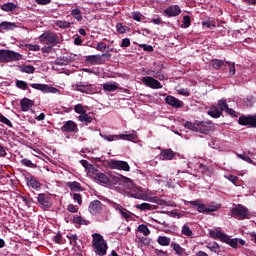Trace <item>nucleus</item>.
<instances>
[{
    "instance_id": "1",
    "label": "nucleus",
    "mask_w": 256,
    "mask_h": 256,
    "mask_svg": "<svg viewBox=\"0 0 256 256\" xmlns=\"http://www.w3.org/2000/svg\"><path fill=\"white\" fill-rule=\"evenodd\" d=\"M126 187V193H128V195H130V197H133L134 199L150 201L151 203H158V205H167V202H165L164 200H160L157 197L147 196V194L143 192V189H141V187L136 186L131 181H128Z\"/></svg>"
},
{
    "instance_id": "2",
    "label": "nucleus",
    "mask_w": 256,
    "mask_h": 256,
    "mask_svg": "<svg viewBox=\"0 0 256 256\" xmlns=\"http://www.w3.org/2000/svg\"><path fill=\"white\" fill-rule=\"evenodd\" d=\"M185 129L190 131H195L196 133H201L202 135H207L213 129L212 121H195V122H185Z\"/></svg>"
},
{
    "instance_id": "3",
    "label": "nucleus",
    "mask_w": 256,
    "mask_h": 256,
    "mask_svg": "<svg viewBox=\"0 0 256 256\" xmlns=\"http://www.w3.org/2000/svg\"><path fill=\"white\" fill-rule=\"evenodd\" d=\"M185 205H189L191 209H196L198 213H213L220 209L221 205L213 202L212 204H209L208 206L201 201V199H196L193 201H187L185 202Z\"/></svg>"
},
{
    "instance_id": "4",
    "label": "nucleus",
    "mask_w": 256,
    "mask_h": 256,
    "mask_svg": "<svg viewBox=\"0 0 256 256\" xmlns=\"http://www.w3.org/2000/svg\"><path fill=\"white\" fill-rule=\"evenodd\" d=\"M92 247L94 249V253L98 256L107 255V250L109 249L107 241H105L103 235L99 233L92 234Z\"/></svg>"
},
{
    "instance_id": "5",
    "label": "nucleus",
    "mask_w": 256,
    "mask_h": 256,
    "mask_svg": "<svg viewBox=\"0 0 256 256\" xmlns=\"http://www.w3.org/2000/svg\"><path fill=\"white\" fill-rule=\"evenodd\" d=\"M23 55L13 50H0V62L1 63H13V61H21Z\"/></svg>"
},
{
    "instance_id": "6",
    "label": "nucleus",
    "mask_w": 256,
    "mask_h": 256,
    "mask_svg": "<svg viewBox=\"0 0 256 256\" xmlns=\"http://www.w3.org/2000/svg\"><path fill=\"white\" fill-rule=\"evenodd\" d=\"M39 41L53 48L55 45L59 44V36H57L55 32L47 31L39 36Z\"/></svg>"
},
{
    "instance_id": "7",
    "label": "nucleus",
    "mask_w": 256,
    "mask_h": 256,
    "mask_svg": "<svg viewBox=\"0 0 256 256\" xmlns=\"http://www.w3.org/2000/svg\"><path fill=\"white\" fill-rule=\"evenodd\" d=\"M103 57L111 59V53H103L101 55H89L86 57V63H90V65H103V63H105V59H103Z\"/></svg>"
},
{
    "instance_id": "8",
    "label": "nucleus",
    "mask_w": 256,
    "mask_h": 256,
    "mask_svg": "<svg viewBox=\"0 0 256 256\" xmlns=\"http://www.w3.org/2000/svg\"><path fill=\"white\" fill-rule=\"evenodd\" d=\"M231 217L235 219H247V217H249V210L243 205L238 204L231 209Z\"/></svg>"
},
{
    "instance_id": "9",
    "label": "nucleus",
    "mask_w": 256,
    "mask_h": 256,
    "mask_svg": "<svg viewBox=\"0 0 256 256\" xmlns=\"http://www.w3.org/2000/svg\"><path fill=\"white\" fill-rule=\"evenodd\" d=\"M110 169H117L118 171H131V166L126 161L112 159L108 162Z\"/></svg>"
},
{
    "instance_id": "10",
    "label": "nucleus",
    "mask_w": 256,
    "mask_h": 256,
    "mask_svg": "<svg viewBox=\"0 0 256 256\" xmlns=\"http://www.w3.org/2000/svg\"><path fill=\"white\" fill-rule=\"evenodd\" d=\"M38 204L44 211H47V209H51L53 207V200L51 199V196L45 193L38 194Z\"/></svg>"
},
{
    "instance_id": "11",
    "label": "nucleus",
    "mask_w": 256,
    "mask_h": 256,
    "mask_svg": "<svg viewBox=\"0 0 256 256\" xmlns=\"http://www.w3.org/2000/svg\"><path fill=\"white\" fill-rule=\"evenodd\" d=\"M142 83L149 87L150 89H163V85L157 79L149 76H144L141 78Z\"/></svg>"
},
{
    "instance_id": "12",
    "label": "nucleus",
    "mask_w": 256,
    "mask_h": 256,
    "mask_svg": "<svg viewBox=\"0 0 256 256\" xmlns=\"http://www.w3.org/2000/svg\"><path fill=\"white\" fill-rule=\"evenodd\" d=\"M239 125H243L246 127H253L256 129V114L255 115H242L238 120Z\"/></svg>"
},
{
    "instance_id": "13",
    "label": "nucleus",
    "mask_w": 256,
    "mask_h": 256,
    "mask_svg": "<svg viewBox=\"0 0 256 256\" xmlns=\"http://www.w3.org/2000/svg\"><path fill=\"white\" fill-rule=\"evenodd\" d=\"M73 91H79L80 93H86L87 95H91L95 90L93 89V84H73L72 85Z\"/></svg>"
},
{
    "instance_id": "14",
    "label": "nucleus",
    "mask_w": 256,
    "mask_h": 256,
    "mask_svg": "<svg viewBox=\"0 0 256 256\" xmlns=\"http://www.w3.org/2000/svg\"><path fill=\"white\" fill-rule=\"evenodd\" d=\"M110 187L113 185H127L129 183V178L124 177L119 174L110 175Z\"/></svg>"
},
{
    "instance_id": "15",
    "label": "nucleus",
    "mask_w": 256,
    "mask_h": 256,
    "mask_svg": "<svg viewBox=\"0 0 256 256\" xmlns=\"http://www.w3.org/2000/svg\"><path fill=\"white\" fill-rule=\"evenodd\" d=\"M88 211L91 215H99L103 211V203L99 200H93L88 206Z\"/></svg>"
},
{
    "instance_id": "16",
    "label": "nucleus",
    "mask_w": 256,
    "mask_h": 256,
    "mask_svg": "<svg viewBox=\"0 0 256 256\" xmlns=\"http://www.w3.org/2000/svg\"><path fill=\"white\" fill-rule=\"evenodd\" d=\"M62 133H77L79 128L77 127V123L72 120L66 121L64 125L61 127Z\"/></svg>"
},
{
    "instance_id": "17",
    "label": "nucleus",
    "mask_w": 256,
    "mask_h": 256,
    "mask_svg": "<svg viewBox=\"0 0 256 256\" xmlns=\"http://www.w3.org/2000/svg\"><path fill=\"white\" fill-rule=\"evenodd\" d=\"M166 17H178L181 15V7L179 5H171L164 9Z\"/></svg>"
},
{
    "instance_id": "18",
    "label": "nucleus",
    "mask_w": 256,
    "mask_h": 256,
    "mask_svg": "<svg viewBox=\"0 0 256 256\" xmlns=\"http://www.w3.org/2000/svg\"><path fill=\"white\" fill-rule=\"evenodd\" d=\"M165 101L168 105H170L171 107H174L175 109H181V107H183V101L175 98L174 96H167L165 98Z\"/></svg>"
},
{
    "instance_id": "19",
    "label": "nucleus",
    "mask_w": 256,
    "mask_h": 256,
    "mask_svg": "<svg viewBox=\"0 0 256 256\" xmlns=\"http://www.w3.org/2000/svg\"><path fill=\"white\" fill-rule=\"evenodd\" d=\"M120 139L122 141H131L132 143H137L139 140V136L137 134V131L132 130L130 134H119Z\"/></svg>"
},
{
    "instance_id": "20",
    "label": "nucleus",
    "mask_w": 256,
    "mask_h": 256,
    "mask_svg": "<svg viewBox=\"0 0 256 256\" xmlns=\"http://www.w3.org/2000/svg\"><path fill=\"white\" fill-rule=\"evenodd\" d=\"M211 66L213 67V69H216V71H219L221 69L222 71H224V69H227V61L225 62L224 60L213 59L211 60Z\"/></svg>"
},
{
    "instance_id": "21",
    "label": "nucleus",
    "mask_w": 256,
    "mask_h": 256,
    "mask_svg": "<svg viewBox=\"0 0 256 256\" xmlns=\"http://www.w3.org/2000/svg\"><path fill=\"white\" fill-rule=\"evenodd\" d=\"M207 114L210 117H213V119H219V117H221V115H223V112H221V110H219V106L212 105L210 107V109L208 110Z\"/></svg>"
},
{
    "instance_id": "22",
    "label": "nucleus",
    "mask_w": 256,
    "mask_h": 256,
    "mask_svg": "<svg viewBox=\"0 0 256 256\" xmlns=\"http://www.w3.org/2000/svg\"><path fill=\"white\" fill-rule=\"evenodd\" d=\"M210 237H212V239H219L222 242L227 241V234L219 230H210Z\"/></svg>"
},
{
    "instance_id": "23",
    "label": "nucleus",
    "mask_w": 256,
    "mask_h": 256,
    "mask_svg": "<svg viewBox=\"0 0 256 256\" xmlns=\"http://www.w3.org/2000/svg\"><path fill=\"white\" fill-rule=\"evenodd\" d=\"M21 109L22 111H29L33 105H35V101L29 99V98H24L20 102Z\"/></svg>"
},
{
    "instance_id": "24",
    "label": "nucleus",
    "mask_w": 256,
    "mask_h": 256,
    "mask_svg": "<svg viewBox=\"0 0 256 256\" xmlns=\"http://www.w3.org/2000/svg\"><path fill=\"white\" fill-rule=\"evenodd\" d=\"M96 179L99 181V183H102L103 185H106L107 187H111L110 177H107V175L103 173L96 174Z\"/></svg>"
},
{
    "instance_id": "25",
    "label": "nucleus",
    "mask_w": 256,
    "mask_h": 256,
    "mask_svg": "<svg viewBox=\"0 0 256 256\" xmlns=\"http://www.w3.org/2000/svg\"><path fill=\"white\" fill-rule=\"evenodd\" d=\"M28 187H32V189H41V183L37 181L33 176L26 178Z\"/></svg>"
},
{
    "instance_id": "26",
    "label": "nucleus",
    "mask_w": 256,
    "mask_h": 256,
    "mask_svg": "<svg viewBox=\"0 0 256 256\" xmlns=\"http://www.w3.org/2000/svg\"><path fill=\"white\" fill-rule=\"evenodd\" d=\"M119 89V84L116 82H107L103 84V90L108 91L109 93L117 91Z\"/></svg>"
},
{
    "instance_id": "27",
    "label": "nucleus",
    "mask_w": 256,
    "mask_h": 256,
    "mask_svg": "<svg viewBox=\"0 0 256 256\" xmlns=\"http://www.w3.org/2000/svg\"><path fill=\"white\" fill-rule=\"evenodd\" d=\"M0 9L2 11H5L6 13H10L12 11H15V9H17V6L13 2H8V3L0 5Z\"/></svg>"
},
{
    "instance_id": "28",
    "label": "nucleus",
    "mask_w": 256,
    "mask_h": 256,
    "mask_svg": "<svg viewBox=\"0 0 256 256\" xmlns=\"http://www.w3.org/2000/svg\"><path fill=\"white\" fill-rule=\"evenodd\" d=\"M161 157L166 159V161H171L175 159V152H173L171 149H165L161 152Z\"/></svg>"
},
{
    "instance_id": "29",
    "label": "nucleus",
    "mask_w": 256,
    "mask_h": 256,
    "mask_svg": "<svg viewBox=\"0 0 256 256\" xmlns=\"http://www.w3.org/2000/svg\"><path fill=\"white\" fill-rule=\"evenodd\" d=\"M17 28V24L13 22H2L0 23V29L3 31H13V29Z\"/></svg>"
},
{
    "instance_id": "30",
    "label": "nucleus",
    "mask_w": 256,
    "mask_h": 256,
    "mask_svg": "<svg viewBox=\"0 0 256 256\" xmlns=\"http://www.w3.org/2000/svg\"><path fill=\"white\" fill-rule=\"evenodd\" d=\"M67 187H69L71 191H75V192L83 191V188L81 187V183L77 181L67 182Z\"/></svg>"
},
{
    "instance_id": "31",
    "label": "nucleus",
    "mask_w": 256,
    "mask_h": 256,
    "mask_svg": "<svg viewBox=\"0 0 256 256\" xmlns=\"http://www.w3.org/2000/svg\"><path fill=\"white\" fill-rule=\"evenodd\" d=\"M157 243H159L162 247H169V245H171V238L167 236H159Z\"/></svg>"
},
{
    "instance_id": "32",
    "label": "nucleus",
    "mask_w": 256,
    "mask_h": 256,
    "mask_svg": "<svg viewBox=\"0 0 256 256\" xmlns=\"http://www.w3.org/2000/svg\"><path fill=\"white\" fill-rule=\"evenodd\" d=\"M136 209H139L140 211H153L155 209V206L149 204V203H142V204H137Z\"/></svg>"
},
{
    "instance_id": "33",
    "label": "nucleus",
    "mask_w": 256,
    "mask_h": 256,
    "mask_svg": "<svg viewBox=\"0 0 256 256\" xmlns=\"http://www.w3.org/2000/svg\"><path fill=\"white\" fill-rule=\"evenodd\" d=\"M138 233H142L144 237H149L151 235V230H149V227L145 224H141L137 228Z\"/></svg>"
},
{
    "instance_id": "34",
    "label": "nucleus",
    "mask_w": 256,
    "mask_h": 256,
    "mask_svg": "<svg viewBox=\"0 0 256 256\" xmlns=\"http://www.w3.org/2000/svg\"><path fill=\"white\" fill-rule=\"evenodd\" d=\"M21 73L33 74L35 73V67L32 65H21L19 66Z\"/></svg>"
},
{
    "instance_id": "35",
    "label": "nucleus",
    "mask_w": 256,
    "mask_h": 256,
    "mask_svg": "<svg viewBox=\"0 0 256 256\" xmlns=\"http://www.w3.org/2000/svg\"><path fill=\"white\" fill-rule=\"evenodd\" d=\"M170 247L173 249L176 255H183V253H185V250L183 249V247H181V245L175 242H172Z\"/></svg>"
},
{
    "instance_id": "36",
    "label": "nucleus",
    "mask_w": 256,
    "mask_h": 256,
    "mask_svg": "<svg viewBox=\"0 0 256 256\" xmlns=\"http://www.w3.org/2000/svg\"><path fill=\"white\" fill-rule=\"evenodd\" d=\"M54 23L59 29H69V27H71V22L65 20H56Z\"/></svg>"
},
{
    "instance_id": "37",
    "label": "nucleus",
    "mask_w": 256,
    "mask_h": 256,
    "mask_svg": "<svg viewBox=\"0 0 256 256\" xmlns=\"http://www.w3.org/2000/svg\"><path fill=\"white\" fill-rule=\"evenodd\" d=\"M66 237L69 240V243L72 247H77V241H79L77 234L69 233Z\"/></svg>"
},
{
    "instance_id": "38",
    "label": "nucleus",
    "mask_w": 256,
    "mask_h": 256,
    "mask_svg": "<svg viewBox=\"0 0 256 256\" xmlns=\"http://www.w3.org/2000/svg\"><path fill=\"white\" fill-rule=\"evenodd\" d=\"M71 15L76 21H83V15L81 14V9L75 8L71 10Z\"/></svg>"
},
{
    "instance_id": "39",
    "label": "nucleus",
    "mask_w": 256,
    "mask_h": 256,
    "mask_svg": "<svg viewBox=\"0 0 256 256\" xmlns=\"http://www.w3.org/2000/svg\"><path fill=\"white\" fill-rule=\"evenodd\" d=\"M207 249H210L212 253H220L221 248L217 242H209L207 244Z\"/></svg>"
},
{
    "instance_id": "40",
    "label": "nucleus",
    "mask_w": 256,
    "mask_h": 256,
    "mask_svg": "<svg viewBox=\"0 0 256 256\" xmlns=\"http://www.w3.org/2000/svg\"><path fill=\"white\" fill-rule=\"evenodd\" d=\"M121 217H123V219H126L127 221H129V219H133V213H131L129 210H127L126 208H123L119 211Z\"/></svg>"
},
{
    "instance_id": "41",
    "label": "nucleus",
    "mask_w": 256,
    "mask_h": 256,
    "mask_svg": "<svg viewBox=\"0 0 256 256\" xmlns=\"http://www.w3.org/2000/svg\"><path fill=\"white\" fill-rule=\"evenodd\" d=\"M100 137L102 139H105V141L111 142V141H119L120 135H105L100 133Z\"/></svg>"
},
{
    "instance_id": "42",
    "label": "nucleus",
    "mask_w": 256,
    "mask_h": 256,
    "mask_svg": "<svg viewBox=\"0 0 256 256\" xmlns=\"http://www.w3.org/2000/svg\"><path fill=\"white\" fill-rule=\"evenodd\" d=\"M78 121L81 123H91L93 121V117L89 116L86 112L78 117Z\"/></svg>"
},
{
    "instance_id": "43",
    "label": "nucleus",
    "mask_w": 256,
    "mask_h": 256,
    "mask_svg": "<svg viewBox=\"0 0 256 256\" xmlns=\"http://www.w3.org/2000/svg\"><path fill=\"white\" fill-rule=\"evenodd\" d=\"M223 243H227V245H230V247H233L234 249H237V245L239 244V240L237 238L231 239L227 235V240H224Z\"/></svg>"
},
{
    "instance_id": "44",
    "label": "nucleus",
    "mask_w": 256,
    "mask_h": 256,
    "mask_svg": "<svg viewBox=\"0 0 256 256\" xmlns=\"http://www.w3.org/2000/svg\"><path fill=\"white\" fill-rule=\"evenodd\" d=\"M218 108L221 111V113H223V111L226 112L229 109V105L227 104V100H225V99L219 100Z\"/></svg>"
},
{
    "instance_id": "45",
    "label": "nucleus",
    "mask_w": 256,
    "mask_h": 256,
    "mask_svg": "<svg viewBox=\"0 0 256 256\" xmlns=\"http://www.w3.org/2000/svg\"><path fill=\"white\" fill-rule=\"evenodd\" d=\"M30 87H32V89H36L37 91H42V93H45V91H47V84H30Z\"/></svg>"
},
{
    "instance_id": "46",
    "label": "nucleus",
    "mask_w": 256,
    "mask_h": 256,
    "mask_svg": "<svg viewBox=\"0 0 256 256\" xmlns=\"http://www.w3.org/2000/svg\"><path fill=\"white\" fill-rule=\"evenodd\" d=\"M109 46L105 42H98L97 45L95 46L96 51H101V53H105Z\"/></svg>"
},
{
    "instance_id": "47",
    "label": "nucleus",
    "mask_w": 256,
    "mask_h": 256,
    "mask_svg": "<svg viewBox=\"0 0 256 256\" xmlns=\"http://www.w3.org/2000/svg\"><path fill=\"white\" fill-rule=\"evenodd\" d=\"M127 26H124L123 23L118 22L116 24V31L117 33H120V35H123L124 33H127Z\"/></svg>"
},
{
    "instance_id": "48",
    "label": "nucleus",
    "mask_w": 256,
    "mask_h": 256,
    "mask_svg": "<svg viewBox=\"0 0 256 256\" xmlns=\"http://www.w3.org/2000/svg\"><path fill=\"white\" fill-rule=\"evenodd\" d=\"M181 27L183 29H187L188 27H191V17H189L187 15L183 16Z\"/></svg>"
},
{
    "instance_id": "49",
    "label": "nucleus",
    "mask_w": 256,
    "mask_h": 256,
    "mask_svg": "<svg viewBox=\"0 0 256 256\" xmlns=\"http://www.w3.org/2000/svg\"><path fill=\"white\" fill-rule=\"evenodd\" d=\"M181 233H182V235H185L186 237H193V231L187 225H184L182 227Z\"/></svg>"
},
{
    "instance_id": "50",
    "label": "nucleus",
    "mask_w": 256,
    "mask_h": 256,
    "mask_svg": "<svg viewBox=\"0 0 256 256\" xmlns=\"http://www.w3.org/2000/svg\"><path fill=\"white\" fill-rule=\"evenodd\" d=\"M74 111H75V113H78L79 115H83V114L87 113V111L85 110V106H83V104L75 105Z\"/></svg>"
},
{
    "instance_id": "51",
    "label": "nucleus",
    "mask_w": 256,
    "mask_h": 256,
    "mask_svg": "<svg viewBox=\"0 0 256 256\" xmlns=\"http://www.w3.org/2000/svg\"><path fill=\"white\" fill-rule=\"evenodd\" d=\"M226 65H228L230 77H233V75L236 73L235 62L226 61Z\"/></svg>"
},
{
    "instance_id": "52",
    "label": "nucleus",
    "mask_w": 256,
    "mask_h": 256,
    "mask_svg": "<svg viewBox=\"0 0 256 256\" xmlns=\"http://www.w3.org/2000/svg\"><path fill=\"white\" fill-rule=\"evenodd\" d=\"M237 155V157L239 158V159H242V161H246V163H250V164H254L255 162H253V159H251V157H249V156H247V155H245V154H239V153H237L236 154Z\"/></svg>"
},
{
    "instance_id": "53",
    "label": "nucleus",
    "mask_w": 256,
    "mask_h": 256,
    "mask_svg": "<svg viewBox=\"0 0 256 256\" xmlns=\"http://www.w3.org/2000/svg\"><path fill=\"white\" fill-rule=\"evenodd\" d=\"M0 123H4V125H7L8 127H13L11 120H9V118L5 117L3 114H0Z\"/></svg>"
},
{
    "instance_id": "54",
    "label": "nucleus",
    "mask_w": 256,
    "mask_h": 256,
    "mask_svg": "<svg viewBox=\"0 0 256 256\" xmlns=\"http://www.w3.org/2000/svg\"><path fill=\"white\" fill-rule=\"evenodd\" d=\"M16 87H18V89H22L23 91H27V82L23 80H17Z\"/></svg>"
},
{
    "instance_id": "55",
    "label": "nucleus",
    "mask_w": 256,
    "mask_h": 256,
    "mask_svg": "<svg viewBox=\"0 0 256 256\" xmlns=\"http://www.w3.org/2000/svg\"><path fill=\"white\" fill-rule=\"evenodd\" d=\"M22 165H24V167H30L31 169H34L35 164H33V162L27 158H24L21 160Z\"/></svg>"
},
{
    "instance_id": "56",
    "label": "nucleus",
    "mask_w": 256,
    "mask_h": 256,
    "mask_svg": "<svg viewBox=\"0 0 256 256\" xmlns=\"http://www.w3.org/2000/svg\"><path fill=\"white\" fill-rule=\"evenodd\" d=\"M72 197H73V201H74L75 203H78V205H82V203H83V198L81 197V194H79V193H74V194L72 195Z\"/></svg>"
},
{
    "instance_id": "57",
    "label": "nucleus",
    "mask_w": 256,
    "mask_h": 256,
    "mask_svg": "<svg viewBox=\"0 0 256 256\" xmlns=\"http://www.w3.org/2000/svg\"><path fill=\"white\" fill-rule=\"evenodd\" d=\"M130 46H131V40L129 38L122 39V42L120 44V47L122 49H127V47H130Z\"/></svg>"
},
{
    "instance_id": "58",
    "label": "nucleus",
    "mask_w": 256,
    "mask_h": 256,
    "mask_svg": "<svg viewBox=\"0 0 256 256\" xmlns=\"http://www.w3.org/2000/svg\"><path fill=\"white\" fill-rule=\"evenodd\" d=\"M139 48L143 49V51H147L148 53H153V46L149 44H140Z\"/></svg>"
},
{
    "instance_id": "59",
    "label": "nucleus",
    "mask_w": 256,
    "mask_h": 256,
    "mask_svg": "<svg viewBox=\"0 0 256 256\" xmlns=\"http://www.w3.org/2000/svg\"><path fill=\"white\" fill-rule=\"evenodd\" d=\"M67 211H69V213H78V211H79V206L73 205V204H69V205L67 206Z\"/></svg>"
},
{
    "instance_id": "60",
    "label": "nucleus",
    "mask_w": 256,
    "mask_h": 256,
    "mask_svg": "<svg viewBox=\"0 0 256 256\" xmlns=\"http://www.w3.org/2000/svg\"><path fill=\"white\" fill-rule=\"evenodd\" d=\"M140 247H143V245L149 246L151 245V239L149 238H139Z\"/></svg>"
},
{
    "instance_id": "61",
    "label": "nucleus",
    "mask_w": 256,
    "mask_h": 256,
    "mask_svg": "<svg viewBox=\"0 0 256 256\" xmlns=\"http://www.w3.org/2000/svg\"><path fill=\"white\" fill-rule=\"evenodd\" d=\"M179 95H183L184 97H189L191 95V92L188 89L181 88L178 90Z\"/></svg>"
},
{
    "instance_id": "62",
    "label": "nucleus",
    "mask_w": 256,
    "mask_h": 256,
    "mask_svg": "<svg viewBox=\"0 0 256 256\" xmlns=\"http://www.w3.org/2000/svg\"><path fill=\"white\" fill-rule=\"evenodd\" d=\"M44 93H59V89L55 87H50L46 84V91H44Z\"/></svg>"
},
{
    "instance_id": "63",
    "label": "nucleus",
    "mask_w": 256,
    "mask_h": 256,
    "mask_svg": "<svg viewBox=\"0 0 256 256\" xmlns=\"http://www.w3.org/2000/svg\"><path fill=\"white\" fill-rule=\"evenodd\" d=\"M142 17H143V14H141V12L132 13V19H134V21H141Z\"/></svg>"
},
{
    "instance_id": "64",
    "label": "nucleus",
    "mask_w": 256,
    "mask_h": 256,
    "mask_svg": "<svg viewBox=\"0 0 256 256\" xmlns=\"http://www.w3.org/2000/svg\"><path fill=\"white\" fill-rule=\"evenodd\" d=\"M53 241L61 245V243H63V236L61 235V233H58L57 235H55L53 238Z\"/></svg>"
}]
</instances>
